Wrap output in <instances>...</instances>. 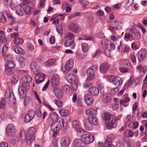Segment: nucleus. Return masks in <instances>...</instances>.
Here are the masks:
<instances>
[{
  "label": "nucleus",
  "instance_id": "58836bf2",
  "mask_svg": "<svg viewBox=\"0 0 147 147\" xmlns=\"http://www.w3.org/2000/svg\"><path fill=\"white\" fill-rule=\"evenodd\" d=\"M62 117H64L68 115L69 114L68 111L64 109H61L59 111Z\"/></svg>",
  "mask_w": 147,
  "mask_h": 147
},
{
  "label": "nucleus",
  "instance_id": "c756f323",
  "mask_svg": "<svg viewBox=\"0 0 147 147\" xmlns=\"http://www.w3.org/2000/svg\"><path fill=\"white\" fill-rule=\"evenodd\" d=\"M88 120L94 125H98V120L94 116H89L88 117Z\"/></svg>",
  "mask_w": 147,
  "mask_h": 147
},
{
  "label": "nucleus",
  "instance_id": "20e7f679",
  "mask_svg": "<svg viewBox=\"0 0 147 147\" xmlns=\"http://www.w3.org/2000/svg\"><path fill=\"white\" fill-rule=\"evenodd\" d=\"M61 127V125L60 122L53 121L51 125V129L53 131V136L55 137L57 134V131H59Z\"/></svg>",
  "mask_w": 147,
  "mask_h": 147
},
{
  "label": "nucleus",
  "instance_id": "f704fd0d",
  "mask_svg": "<svg viewBox=\"0 0 147 147\" xmlns=\"http://www.w3.org/2000/svg\"><path fill=\"white\" fill-rule=\"evenodd\" d=\"M86 114L87 115H95L97 113V111L94 109L90 108L87 109L85 111Z\"/></svg>",
  "mask_w": 147,
  "mask_h": 147
},
{
  "label": "nucleus",
  "instance_id": "4be33fe9",
  "mask_svg": "<svg viewBox=\"0 0 147 147\" xmlns=\"http://www.w3.org/2000/svg\"><path fill=\"white\" fill-rule=\"evenodd\" d=\"M109 68L108 64L106 63H104L101 64L100 67V71L102 73H106Z\"/></svg>",
  "mask_w": 147,
  "mask_h": 147
},
{
  "label": "nucleus",
  "instance_id": "37998d69",
  "mask_svg": "<svg viewBox=\"0 0 147 147\" xmlns=\"http://www.w3.org/2000/svg\"><path fill=\"white\" fill-rule=\"evenodd\" d=\"M23 41L22 38H19L18 36L16 37L14 40V43L17 45L22 44L23 43Z\"/></svg>",
  "mask_w": 147,
  "mask_h": 147
},
{
  "label": "nucleus",
  "instance_id": "6e6d98bb",
  "mask_svg": "<svg viewBox=\"0 0 147 147\" xmlns=\"http://www.w3.org/2000/svg\"><path fill=\"white\" fill-rule=\"evenodd\" d=\"M119 105L118 104L115 103V104H112L110 106V109L112 110H116L119 107Z\"/></svg>",
  "mask_w": 147,
  "mask_h": 147
},
{
  "label": "nucleus",
  "instance_id": "2f4dec72",
  "mask_svg": "<svg viewBox=\"0 0 147 147\" xmlns=\"http://www.w3.org/2000/svg\"><path fill=\"white\" fill-rule=\"evenodd\" d=\"M35 137L34 135L27 134L26 137V143L27 144H30L34 140Z\"/></svg>",
  "mask_w": 147,
  "mask_h": 147
},
{
  "label": "nucleus",
  "instance_id": "a211bd4d",
  "mask_svg": "<svg viewBox=\"0 0 147 147\" xmlns=\"http://www.w3.org/2000/svg\"><path fill=\"white\" fill-rule=\"evenodd\" d=\"M112 99L111 95L110 94H105L103 95L102 100L103 102L105 103L109 102Z\"/></svg>",
  "mask_w": 147,
  "mask_h": 147
},
{
  "label": "nucleus",
  "instance_id": "7c9ffc66",
  "mask_svg": "<svg viewBox=\"0 0 147 147\" xmlns=\"http://www.w3.org/2000/svg\"><path fill=\"white\" fill-rule=\"evenodd\" d=\"M113 83L116 86L119 87L122 84V80L121 78L116 77Z\"/></svg>",
  "mask_w": 147,
  "mask_h": 147
},
{
  "label": "nucleus",
  "instance_id": "ea45409f",
  "mask_svg": "<svg viewBox=\"0 0 147 147\" xmlns=\"http://www.w3.org/2000/svg\"><path fill=\"white\" fill-rule=\"evenodd\" d=\"M140 33L138 32H134L131 34V37L134 40H136L140 38Z\"/></svg>",
  "mask_w": 147,
  "mask_h": 147
},
{
  "label": "nucleus",
  "instance_id": "052dcab7",
  "mask_svg": "<svg viewBox=\"0 0 147 147\" xmlns=\"http://www.w3.org/2000/svg\"><path fill=\"white\" fill-rule=\"evenodd\" d=\"M31 101V99L30 97L28 96H26L24 99V104L25 105H26L29 102H30Z\"/></svg>",
  "mask_w": 147,
  "mask_h": 147
},
{
  "label": "nucleus",
  "instance_id": "69168bd1",
  "mask_svg": "<svg viewBox=\"0 0 147 147\" xmlns=\"http://www.w3.org/2000/svg\"><path fill=\"white\" fill-rule=\"evenodd\" d=\"M54 102L56 105L58 107H61L63 105V103L60 100H54Z\"/></svg>",
  "mask_w": 147,
  "mask_h": 147
},
{
  "label": "nucleus",
  "instance_id": "0e129e2a",
  "mask_svg": "<svg viewBox=\"0 0 147 147\" xmlns=\"http://www.w3.org/2000/svg\"><path fill=\"white\" fill-rule=\"evenodd\" d=\"M79 1L84 7L88 5V2L86 0H79Z\"/></svg>",
  "mask_w": 147,
  "mask_h": 147
},
{
  "label": "nucleus",
  "instance_id": "864d4df0",
  "mask_svg": "<svg viewBox=\"0 0 147 147\" xmlns=\"http://www.w3.org/2000/svg\"><path fill=\"white\" fill-rule=\"evenodd\" d=\"M6 14L7 16L9 18L11 19L12 20L11 21L10 24L11 25H12L14 23H15L14 21L15 19V18L10 14L7 13Z\"/></svg>",
  "mask_w": 147,
  "mask_h": 147
},
{
  "label": "nucleus",
  "instance_id": "dca6fc26",
  "mask_svg": "<svg viewBox=\"0 0 147 147\" xmlns=\"http://www.w3.org/2000/svg\"><path fill=\"white\" fill-rule=\"evenodd\" d=\"M59 78L57 74H54L52 78L51 83L53 86H57L59 83Z\"/></svg>",
  "mask_w": 147,
  "mask_h": 147
},
{
  "label": "nucleus",
  "instance_id": "1a4fd4ad",
  "mask_svg": "<svg viewBox=\"0 0 147 147\" xmlns=\"http://www.w3.org/2000/svg\"><path fill=\"white\" fill-rule=\"evenodd\" d=\"M64 45L66 47H69L71 49H74L75 46L74 39H68L65 42Z\"/></svg>",
  "mask_w": 147,
  "mask_h": 147
},
{
  "label": "nucleus",
  "instance_id": "3c124183",
  "mask_svg": "<svg viewBox=\"0 0 147 147\" xmlns=\"http://www.w3.org/2000/svg\"><path fill=\"white\" fill-rule=\"evenodd\" d=\"M82 31L81 27L78 25L77 24L75 29L73 32L77 33H79Z\"/></svg>",
  "mask_w": 147,
  "mask_h": 147
},
{
  "label": "nucleus",
  "instance_id": "a19ab883",
  "mask_svg": "<svg viewBox=\"0 0 147 147\" xmlns=\"http://www.w3.org/2000/svg\"><path fill=\"white\" fill-rule=\"evenodd\" d=\"M5 66L6 67L9 69H12L15 66V63L12 61H9L6 63Z\"/></svg>",
  "mask_w": 147,
  "mask_h": 147
},
{
  "label": "nucleus",
  "instance_id": "338daca9",
  "mask_svg": "<svg viewBox=\"0 0 147 147\" xmlns=\"http://www.w3.org/2000/svg\"><path fill=\"white\" fill-rule=\"evenodd\" d=\"M92 84L90 82H86L83 85V87L85 88L92 87Z\"/></svg>",
  "mask_w": 147,
  "mask_h": 147
},
{
  "label": "nucleus",
  "instance_id": "4c0bfd02",
  "mask_svg": "<svg viewBox=\"0 0 147 147\" xmlns=\"http://www.w3.org/2000/svg\"><path fill=\"white\" fill-rule=\"evenodd\" d=\"M19 78L17 75H14L11 79V83L12 84L14 85L16 84L19 80Z\"/></svg>",
  "mask_w": 147,
  "mask_h": 147
},
{
  "label": "nucleus",
  "instance_id": "de8ad7c7",
  "mask_svg": "<svg viewBox=\"0 0 147 147\" xmlns=\"http://www.w3.org/2000/svg\"><path fill=\"white\" fill-rule=\"evenodd\" d=\"M35 131L36 129L34 127H30L27 131L28 133L27 134L34 135Z\"/></svg>",
  "mask_w": 147,
  "mask_h": 147
},
{
  "label": "nucleus",
  "instance_id": "c03bdc74",
  "mask_svg": "<svg viewBox=\"0 0 147 147\" xmlns=\"http://www.w3.org/2000/svg\"><path fill=\"white\" fill-rule=\"evenodd\" d=\"M82 51L84 52H86L88 50L89 47L87 43H82Z\"/></svg>",
  "mask_w": 147,
  "mask_h": 147
},
{
  "label": "nucleus",
  "instance_id": "13d9d810",
  "mask_svg": "<svg viewBox=\"0 0 147 147\" xmlns=\"http://www.w3.org/2000/svg\"><path fill=\"white\" fill-rule=\"evenodd\" d=\"M134 80V79L132 77H131L129 80H128V82L125 85V87L126 88L128 87L131 85Z\"/></svg>",
  "mask_w": 147,
  "mask_h": 147
},
{
  "label": "nucleus",
  "instance_id": "4468645a",
  "mask_svg": "<svg viewBox=\"0 0 147 147\" xmlns=\"http://www.w3.org/2000/svg\"><path fill=\"white\" fill-rule=\"evenodd\" d=\"M147 52L145 49H142L137 53L138 58L139 61H143L146 57Z\"/></svg>",
  "mask_w": 147,
  "mask_h": 147
},
{
  "label": "nucleus",
  "instance_id": "39448f33",
  "mask_svg": "<svg viewBox=\"0 0 147 147\" xmlns=\"http://www.w3.org/2000/svg\"><path fill=\"white\" fill-rule=\"evenodd\" d=\"M74 63L72 59H70L66 62L65 67H62V70L65 74H67L71 70L73 66Z\"/></svg>",
  "mask_w": 147,
  "mask_h": 147
},
{
  "label": "nucleus",
  "instance_id": "e2e57ef3",
  "mask_svg": "<svg viewBox=\"0 0 147 147\" xmlns=\"http://www.w3.org/2000/svg\"><path fill=\"white\" fill-rule=\"evenodd\" d=\"M12 1V0H4V2L6 5H9L10 8L13 9V8L11 7Z\"/></svg>",
  "mask_w": 147,
  "mask_h": 147
},
{
  "label": "nucleus",
  "instance_id": "09e8293b",
  "mask_svg": "<svg viewBox=\"0 0 147 147\" xmlns=\"http://www.w3.org/2000/svg\"><path fill=\"white\" fill-rule=\"evenodd\" d=\"M133 117L130 115H127L125 118V124L129 125L130 123V122L132 120Z\"/></svg>",
  "mask_w": 147,
  "mask_h": 147
},
{
  "label": "nucleus",
  "instance_id": "e433bc0d",
  "mask_svg": "<svg viewBox=\"0 0 147 147\" xmlns=\"http://www.w3.org/2000/svg\"><path fill=\"white\" fill-rule=\"evenodd\" d=\"M56 61L54 59H50L45 63L44 65L46 66L49 67L53 65Z\"/></svg>",
  "mask_w": 147,
  "mask_h": 147
},
{
  "label": "nucleus",
  "instance_id": "393cba45",
  "mask_svg": "<svg viewBox=\"0 0 147 147\" xmlns=\"http://www.w3.org/2000/svg\"><path fill=\"white\" fill-rule=\"evenodd\" d=\"M13 48L14 51L17 54L23 55L25 53L24 51L19 46H13Z\"/></svg>",
  "mask_w": 147,
  "mask_h": 147
},
{
  "label": "nucleus",
  "instance_id": "49530a36",
  "mask_svg": "<svg viewBox=\"0 0 147 147\" xmlns=\"http://www.w3.org/2000/svg\"><path fill=\"white\" fill-rule=\"evenodd\" d=\"M6 19L2 12L0 11V22L4 23L6 22Z\"/></svg>",
  "mask_w": 147,
  "mask_h": 147
},
{
  "label": "nucleus",
  "instance_id": "cd10ccee",
  "mask_svg": "<svg viewBox=\"0 0 147 147\" xmlns=\"http://www.w3.org/2000/svg\"><path fill=\"white\" fill-rule=\"evenodd\" d=\"M66 79L69 82L71 83L73 81L75 82L77 80L76 75L74 74L67 75L66 77Z\"/></svg>",
  "mask_w": 147,
  "mask_h": 147
},
{
  "label": "nucleus",
  "instance_id": "a878e982",
  "mask_svg": "<svg viewBox=\"0 0 147 147\" xmlns=\"http://www.w3.org/2000/svg\"><path fill=\"white\" fill-rule=\"evenodd\" d=\"M101 117L103 120L106 121V122L107 121L113 118V117H111V114L109 112H105L104 113L102 114Z\"/></svg>",
  "mask_w": 147,
  "mask_h": 147
},
{
  "label": "nucleus",
  "instance_id": "6e6552de",
  "mask_svg": "<svg viewBox=\"0 0 147 147\" xmlns=\"http://www.w3.org/2000/svg\"><path fill=\"white\" fill-rule=\"evenodd\" d=\"M45 78V75L39 72L36 74L35 79L36 83L38 84L43 82Z\"/></svg>",
  "mask_w": 147,
  "mask_h": 147
},
{
  "label": "nucleus",
  "instance_id": "ddd939ff",
  "mask_svg": "<svg viewBox=\"0 0 147 147\" xmlns=\"http://www.w3.org/2000/svg\"><path fill=\"white\" fill-rule=\"evenodd\" d=\"M73 127L78 132L80 133L83 132L84 130L81 127L79 122L77 120L74 121L72 122Z\"/></svg>",
  "mask_w": 147,
  "mask_h": 147
},
{
  "label": "nucleus",
  "instance_id": "4d7b16f0",
  "mask_svg": "<svg viewBox=\"0 0 147 147\" xmlns=\"http://www.w3.org/2000/svg\"><path fill=\"white\" fill-rule=\"evenodd\" d=\"M57 31L60 34H61L63 32V28L61 26L58 25L56 26Z\"/></svg>",
  "mask_w": 147,
  "mask_h": 147
},
{
  "label": "nucleus",
  "instance_id": "f8f14e48",
  "mask_svg": "<svg viewBox=\"0 0 147 147\" xmlns=\"http://www.w3.org/2000/svg\"><path fill=\"white\" fill-rule=\"evenodd\" d=\"M60 142L61 147H68L71 143V140L69 138L65 137L62 138Z\"/></svg>",
  "mask_w": 147,
  "mask_h": 147
},
{
  "label": "nucleus",
  "instance_id": "79ce46f5",
  "mask_svg": "<svg viewBox=\"0 0 147 147\" xmlns=\"http://www.w3.org/2000/svg\"><path fill=\"white\" fill-rule=\"evenodd\" d=\"M77 24L70 22L68 25V28L69 30L74 32Z\"/></svg>",
  "mask_w": 147,
  "mask_h": 147
},
{
  "label": "nucleus",
  "instance_id": "423d86ee",
  "mask_svg": "<svg viewBox=\"0 0 147 147\" xmlns=\"http://www.w3.org/2000/svg\"><path fill=\"white\" fill-rule=\"evenodd\" d=\"M7 135L9 136H14L16 132V129L15 126L12 124L8 125L6 128Z\"/></svg>",
  "mask_w": 147,
  "mask_h": 147
},
{
  "label": "nucleus",
  "instance_id": "7ed1b4c3",
  "mask_svg": "<svg viewBox=\"0 0 147 147\" xmlns=\"http://www.w3.org/2000/svg\"><path fill=\"white\" fill-rule=\"evenodd\" d=\"M81 139L85 144H88L93 142L94 138L93 136L89 134H85L81 136Z\"/></svg>",
  "mask_w": 147,
  "mask_h": 147
},
{
  "label": "nucleus",
  "instance_id": "0eeeda50",
  "mask_svg": "<svg viewBox=\"0 0 147 147\" xmlns=\"http://www.w3.org/2000/svg\"><path fill=\"white\" fill-rule=\"evenodd\" d=\"M32 78L30 76H25L22 78V84L24 86H26L27 89H29L30 88V83L32 81Z\"/></svg>",
  "mask_w": 147,
  "mask_h": 147
},
{
  "label": "nucleus",
  "instance_id": "bb28decb",
  "mask_svg": "<svg viewBox=\"0 0 147 147\" xmlns=\"http://www.w3.org/2000/svg\"><path fill=\"white\" fill-rule=\"evenodd\" d=\"M23 6L20 4L16 7V11L17 14L19 16H22L24 13V11L22 8Z\"/></svg>",
  "mask_w": 147,
  "mask_h": 147
},
{
  "label": "nucleus",
  "instance_id": "f03ea898",
  "mask_svg": "<svg viewBox=\"0 0 147 147\" xmlns=\"http://www.w3.org/2000/svg\"><path fill=\"white\" fill-rule=\"evenodd\" d=\"M5 97L8 99L10 104H15L16 100L13 92L9 87L7 89L5 94Z\"/></svg>",
  "mask_w": 147,
  "mask_h": 147
},
{
  "label": "nucleus",
  "instance_id": "5fc2aeb1",
  "mask_svg": "<svg viewBox=\"0 0 147 147\" xmlns=\"http://www.w3.org/2000/svg\"><path fill=\"white\" fill-rule=\"evenodd\" d=\"M119 64L121 65H125L128 64L130 65L129 61L127 60H124L121 61L119 63Z\"/></svg>",
  "mask_w": 147,
  "mask_h": 147
},
{
  "label": "nucleus",
  "instance_id": "b1692460",
  "mask_svg": "<svg viewBox=\"0 0 147 147\" xmlns=\"http://www.w3.org/2000/svg\"><path fill=\"white\" fill-rule=\"evenodd\" d=\"M34 5L33 4H30V5H27L25 7L24 11L26 14H29L33 10Z\"/></svg>",
  "mask_w": 147,
  "mask_h": 147
},
{
  "label": "nucleus",
  "instance_id": "a18cd8bd",
  "mask_svg": "<svg viewBox=\"0 0 147 147\" xmlns=\"http://www.w3.org/2000/svg\"><path fill=\"white\" fill-rule=\"evenodd\" d=\"M65 38H69V39H74V34L69 32H66L65 35Z\"/></svg>",
  "mask_w": 147,
  "mask_h": 147
},
{
  "label": "nucleus",
  "instance_id": "bf43d9fd",
  "mask_svg": "<svg viewBox=\"0 0 147 147\" xmlns=\"http://www.w3.org/2000/svg\"><path fill=\"white\" fill-rule=\"evenodd\" d=\"M8 45L6 44L4 46L2 49V55H4L5 53L6 52L8 49Z\"/></svg>",
  "mask_w": 147,
  "mask_h": 147
},
{
  "label": "nucleus",
  "instance_id": "412c9836",
  "mask_svg": "<svg viewBox=\"0 0 147 147\" xmlns=\"http://www.w3.org/2000/svg\"><path fill=\"white\" fill-rule=\"evenodd\" d=\"M75 147H86L85 144L80 139H76L74 141Z\"/></svg>",
  "mask_w": 147,
  "mask_h": 147
},
{
  "label": "nucleus",
  "instance_id": "6ab92c4d",
  "mask_svg": "<svg viewBox=\"0 0 147 147\" xmlns=\"http://www.w3.org/2000/svg\"><path fill=\"white\" fill-rule=\"evenodd\" d=\"M84 100L88 105H91L93 103L92 96L89 94H86L84 95Z\"/></svg>",
  "mask_w": 147,
  "mask_h": 147
},
{
  "label": "nucleus",
  "instance_id": "c85d7f7f",
  "mask_svg": "<svg viewBox=\"0 0 147 147\" xmlns=\"http://www.w3.org/2000/svg\"><path fill=\"white\" fill-rule=\"evenodd\" d=\"M30 68L34 72L36 71L38 72L40 69V67L35 62L32 63L30 65Z\"/></svg>",
  "mask_w": 147,
  "mask_h": 147
},
{
  "label": "nucleus",
  "instance_id": "603ef678",
  "mask_svg": "<svg viewBox=\"0 0 147 147\" xmlns=\"http://www.w3.org/2000/svg\"><path fill=\"white\" fill-rule=\"evenodd\" d=\"M116 77H115L114 76L112 75H109L107 76V78L109 81L113 83L114 80H115Z\"/></svg>",
  "mask_w": 147,
  "mask_h": 147
},
{
  "label": "nucleus",
  "instance_id": "9d476101",
  "mask_svg": "<svg viewBox=\"0 0 147 147\" xmlns=\"http://www.w3.org/2000/svg\"><path fill=\"white\" fill-rule=\"evenodd\" d=\"M27 89L25 86L22 84L18 88V91L21 98H23L26 94V90Z\"/></svg>",
  "mask_w": 147,
  "mask_h": 147
},
{
  "label": "nucleus",
  "instance_id": "2eb2a0df",
  "mask_svg": "<svg viewBox=\"0 0 147 147\" xmlns=\"http://www.w3.org/2000/svg\"><path fill=\"white\" fill-rule=\"evenodd\" d=\"M106 124L108 129L115 127L117 125V123L115 122V119L113 118L110 120L107 121Z\"/></svg>",
  "mask_w": 147,
  "mask_h": 147
},
{
  "label": "nucleus",
  "instance_id": "aec40b11",
  "mask_svg": "<svg viewBox=\"0 0 147 147\" xmlns=\"http://www.w3.org/2000/svg\"><path fill=\"white\" fill-rule=\"evenodd\" d=\"M88 91L93 96H97L99 93V89L97 87L94 86L90 87Z\"/></svg>",
  "mask_w": 147,
  "mask_h": 147
},
{
  "label": "nucleus",
  "instance_id": "f3484780",
  "mask_svg": "<svg viewBox=\"0 0 147 147\" xmlns=\"http://www.w3.org/2000/svg\"><path fill=\"white\" fill-rule=\"evenodd\" d=\"M53 92L56 97L59 99L61 98L63 95L62 91L58 88H54Z\"/></svg>",
  "mask_w": 147,
  "mask_h": 147
},
{
  "label": "nucleus",
  "instance_id": "473e14b6",
  "mask_svg": "<svg viewBox=\"0 0 147 147\" xmlns=\"http://www.w3.org/2000/svg\"><path fill=\"white\" fill-rule=\"evenodd\" d=\"M7 41V40L5 38L4 32L0 30V45L2 43H5Z\"/></svg>",
  "mask_w": 147,
  "mask_h": 147
},
{
  "label": "nucleus",
  "instance_id": "8fccbe9b",
  "mask_svg": "<svg viewBox=\"0 0 147 147\" xmlns=\"http://www.w3.org/2000/svg\"><path fill=\"white\" fill-rule=\"evenodd\" d=\"M6 101L5 99H2L0 102V108L2 109H4L6 107Z\"/></svg>",
  "mask_w": 147,
  "mask_h": 147
},
{
  "label": "nucleus",
  "instance_id": "f257e3e1",
  "mask_svg": "<svg viewBox=\"0 0 147 147\" xmlns=\"http://www.w3.org/2000/svg\"><path fill=\"white\" fill-rule=\"evenodd\" d=\"M98 68L97 65H93L90 67L87 70V77L86 80H92L95 75V72Z\"/></svg>",
  "mask_w": 147,
  "mask_h": 147
},
{
  "label": "nucleus",
  "instance_id": "9b49d317",
  "mask_svg": "<svg viewBox=\"0 0 147 147\" xmlns=\"http://www.w3.org/2000/svg\"><path fill=\"white\" fill-rule=\"evenodd\" d=\"M35 113L33 110H30L28 111L27 115H26L24 121L26 123H28L32 120L34 117Z\"/></svg>",
  "mask_w": 147,
  "mask_h": 147
},
{
  "label": "nucleus",
  "instance_id": "774afa93",
  "mask_svg": "<svg viewBox=\"0 0 147 147\" xmlns=\"http://www.w3.org/2000/svg\"><path fill=\"white\" fill-rule=\"evenodd\" d=\"M130 100V99L128 97H124L123 100H120V104L121 105L123 103H126L129 101Z\"/></svg>",
  "mask_w": 147,
  "mask_h": 147
},
{
  "label": "nucleus",
  "instance_id": "680f3d73",
  "mask_svg": "<svg viewBox=\"0 0 147 147\" xmlns=\"http://www.w3.org/2000/svg\"><path fill=\"white\" fill-rule=\"evenodd\" d=\"M62 89L64 92H67L69 91L70 88L69 86L65 85L63 86Z\"/></svg>",
  "mask_w": 147,
  "mask_h": 147
},
{
  "label": "nucleus",
  "instance_id": "72a5a7b5",
  "mask_svg": "<svg viewBox=\"0 0 147 147\" xmlns=\"http://www.w3.org/2000/svg\"><path fill=\"white\" fill-rule=\"evenodd\" d=\"M84 127L87 130H90L92 128V123L88 120L84 122Z\"/></svg>",
  "mask_w": 147,
  "mask_h": 147
},
{
  "label": "nucleus",
  "instance_id": "c9c22d12",
  "mask_svg": "<svg viewBox=\"0 0 147 147\" xmlns=\"http://www.w3.org/2000/svg\"><path fill=\"white\" fill-rule=\"evenodd\" d=\"M106 147H116L112 144L111 139L109 137H108L105 143Z\"/></svg>",
  "mask_w": 147,
  "mask_h": 147
},
{
  "label": "nucleus",
  "instance_id": "5701e85b",
  "mask_svg": "<svg viewBox=\"0 0 147 147\" xmlns=\"http://www.w3.org/2000/svg\"><path fill=\"white\" fill-rule=\"evenodd\" d=\"M122 23L120 21H114L111 24V26L115 30L119 29L122 26Z\"/></svg>",
  "mask_w": 147,
  "mask_h": 147
}]
</instances>
